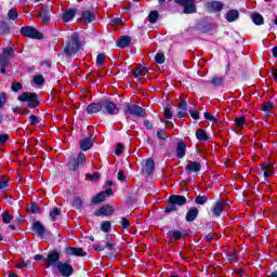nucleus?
<instances>
[{"mask_svg": "<svg viewBox=\"0 0 277 277\" xmlns=\"http://www.w3.org/2000/svg\"><path fill=\"white\" fill-rule=\"evenodd\" d=\"M79 49H81V42H79V34L74 32L70 36L69 42L64 48V54L69 57L79 53Z\"/></svg>", "mask_w": 277, "mask_h": 277, "instance_id": "obj_1", "label": "nucleus"}, {"mask_svg": "<svg viewBox=\"0 0 277 277\" xmlns=\"http://www.w3.org/2000/svg\"><path fill=\"white\" fill-rule=\"evenodd\" d=\"M17 101H21V103H26L29 109H35V107H38V105H40V97H38V94L31 92L22 93L17 97Z\"/></svg>", "mask_w": 277, "mask_h": 277, "instance_id": "obj_2", "label": "nucleus"}, {"mask_svg": "<svg viewBox=\"0 0 277 277\" xmlns=\"http://www.w3.org/2000/svg\"><path fill=\"white\" fill-rule=\"evenodd\" d=\"M12 57H14V49L5 48L2 50V53L0 54V72L2 75H5V67L10 64Z\"/></svg>", "mask_w": 277, "mask_h": 277, "instance_id": "obj_3", "label": "nucleus"}, {"mask_svg": "<svg viewBox=\"0 0 277 277\" xmlns=\"http://www.w3.org/2000/svg\"><path fill=\"white\" fill-rule=\"evenodd\" d=\"M120 113V108H118V105L116 103L105 100L102 102V114L104 116H116Z\"/></svg>", "mask_w": 277, "mask_h": 277, "instance_id": "obj_4", "label": "nucleus"}, {"mask_svg": "<svg viewBox=\"0 0 277 277\" xmlns=\"http://www.w3.org/2000/svg\"><path fill=\"white\" fill-rule=\"evenodd\" d=\"M123 111L130 116H136L138 118H144L146 116V110L144 108L135 105V104H128L124 106Z\"/></svg>", "mask_w": 277, "mask_h": 277, "instance_id": "obj_5", "label": "nucleus"}, {"mask_svg": "<svg viewBox=\"0 0 277 277\" xmlns=\"http://www.w3.org/2000/svg\"><path fill=\"white\" fill-rule=\"evenodd\" d=\"M79 166H85V154L83 153H80L77 158H70L67 168L71 172H76Z\"/></svg>", "mask_w": 277, "mask_h": 277, "instance_id": "obj_6", "label": "nucleus"}, {"mask_svg": "<svg viewBox=\"0 0 277 277\" xmlns=\"http://www.w3.org/2000/svg\"><path fill=\"white\" fill-rule=\"evenodd\" d=\"M22 36H25L26 38H31L34 40H42V34L38 31V29L31 27V26H24L21 28Z\"/></svg>", "mask_w": 277, "mask_h": 277, "instance_id": "obj_7", "label": "nucleus"}, {"mask_svg": "<svg viewBox=\"0 0 277 277\" xmlns=\"http://www.w3.org/2000/svg\"><path fill=\"white\" fill-rule=\"evenodd\" d=\"M51 12H53V8L51 5H41L39 14L36 15V18H41V22L47 25L51 23Z\"/></svg>", "mask_w": 277, "mask_h": 277, "instance_id": "obj_8", "label": "nucleus"}, {"mask_svg": "<svg viewBox=\"0 0 277 277\" xmlns=\"http://www.w3.org/2000/svg\"><path fill=\"white\" fill-rule=\"evenodd\" d=\"M226 207H228V202L224 199H220L212 206L211 214L213 217H220V215H222L226 210Z\"/></svg>", "mask_w": 277, "mask_h": 277, "instance_id": "obj_9", "label": "nucleus"}, {"mask_svg": "<svg viewBox=\"0 0 277 277\" xmlns=\"http://www.w3.org/2000/svg\"><path fill=\"white\" fill-rule=\"evenodd\" d=\"M177 5L184 8V14H194L196 12V2L194 0H174Z\"/></svg>", "mask_w": 277, "mask_h": 277, "instance_id": "obj_10", "label": "nucleus"}, {"mask_svg": "<svg viewBox=\"0 0 277 277\" xmlns=\"http://www.w3.org/2000/svg\"><path fill=\"white\" fill-rule=\"evenodd\" d=\"M56 269L58 271V274L64 277H70V275L75 272L72 265L64 262H58L56 264Z\"/></svg>", "mask_w": 277, "mask_h": 277, "instance_id": "obj_11", "label": "nucleus"}, {"mask_svg": "<svg viewBox=\"0 0 277 277\" xmlns=\"http://www.w3.org/2000/svg\"><path fill=\"white\" fill-rule=\"evenodd\" d=\"M57 263H60V253L55 251L49 253L45 259V267H57Z\"/></svg>", "mask_w": 277, "mask_h": 277, "instance_id": "obj_12", "label": "nucleus"}, {"mask_svg": "<svg viewBox=\"0 0 277 277\" xmlns=\"http://www.w3.org/2000/svg\"><path fill=\"white\" fill-rule=\"evenodd\" d=\"M32 230L35 232L37 237H40L41 239L44 238V235L47 234V229L44 228V225L40 223V221H34Z\"/></svg>", "mask_w": 277, "mask_h": 277, "instance_id": "obj_13", "label": "nucleus"}, {"mask_svg": "<svg viewBox=\"0 0 277 277\" xmlns=\"http://www.w3.org/2000/svg\"><path fill=\"white\" fill-rule=\"evenodd\" d=\"M111 194H114V190H111V188H108V189H106V192H102V193L97 194L92 199L93 205H98L100 202L105 201V198H107V196H111Z\"/></svg>", "mask_w": 277, "mask_h": 277, "instance_id": "obj_14", "label": "nucleus"}, {"mask_svg": "<svg viewBox=\"0 0 277 277\" xmlns=\"http://www.w3.org/2000/svg\"><path fill=\"white\" fill-rule=\"evenodd\" d=\"M187 153V145L185 142L181 141L177 143L176 146V158L177 159H183Z\"/></svg>", "mask_w": 277, "mask_h": 277, "instance_id": "obj_15", "label": "nucleus"}, {"mask_svg": "<svg viewBox=\"0 0 277 277\" xmlns=\"http://www.w3.org/2000/svg\"><path fill=\"white\" fill-rule=\"evenodd\" d=\"M66 253L70 256H87L88 253L82 248L69 247L66 249Z\"/></svg>", "mask_w": 277, "mask_h": 277, "instance_id": "obj_16", "label": "nucleus"}, {"mask_svg": "<svg viewBox=\"0 0 277 277\" xmlns=\"http://www.w3.org/2000/svg\"><path fill=\"white\" fill-rule=\"evenodd\" d=\"M201 168L200 162L188 161L185 170L188 172V174H192V172H200Z\"/></svg>", "mask_w": 277, "mask_h": 277, "instance_id": "obj_17", "label": "nucleus"}, {"mask_svg": "<svg viewBox=\"0 0 277 277\" xmlns=\"http://www.w3.org/2000/svg\"><path fill=\"white\" fill-rule=\"evenodd\" d=\"M114 208L111 206H103L98 211L95 212L96 217H101V215H113Z\"/></svg>", "mask_w": 277, "mask_h": 277, "instance_id": "obj_18", "label": "nucleus"}, {"mask_svg": "<svg viewBox=\"0 0 277 277\" xmlns=\"http://www.w3.org/2000/svg\"><path fill=\"white\" fill-rule=\"evenodd\" d=\"M79 144H80L81 150H90V148L94 146V141L92 140V137H85L81 140Z\"/></svg>", "mask_w": 277, "mask_h": 277, "instance_id": "obj_19", "label": "nucleus"}, {"mask_svg": "<svg viewBox=\"0 0 277 277\" xmlns=\"http://www.w3.org/2000/svg\"><path fill=\"white\" fill-rule=\"evenodd\" d=\"M172 202H174L175 207H183V205L187 203V198L181 195H173L170 197Z\"/></svg>", "mask_w": 277, "mask_h": 277, "instance_id": "obj_20", "label": "nucleus"}, {"mask_svg": "<svg viewBox=\"0 0 277 277\" xmlns=\"http://www.w3.org/2000/svg\"><path fill=\"white\" fill-rule=\"evenodd\" d=\"M76 15H77V9H69L63 13L62 18L65 23H68L72 21V17Z\"/></svg>", "mask_w": 277, "mask_h": 277, "instance_id": "obj_21", "label": "nucleus"}, {"mask_svg": "<svg viewBox=\"0 0 277 277\" xmlns=\"http://www.w3.org/2000/svg\"><path fill=\"white\" fill-rule=\"evenodd\" d=\"M144 172H145V174H148V175H150V174H153V172H155V160H153V158H149L146 160Z\"/></svg>", "mask_w": 277, "mask_h": 277, "instance_id": "obj_22", "label": "nucleus"}, {"mask_svg": "<svg viewBox=\"0 0 277 277\" xmlns=\"http://www.w3.org/2000/svg\"><path fill=\"white\" fill-rule=\"evenodd\" d=\"M198 217V208H190L185 216L186 222H194Z\"/></svg>", "mask_w": 277, "mask_h": 277, "instance_id": "obj_23", "label": "nucleus"}, {"mask_svg": "<svg viewBox=\"0 0 277 277\" xmlns=\"http://www.w3.org/2000/svg\"><path fill=\"white\" fill-rule=\"evenodd\" d=\"M98 111H102V102L100 103H92L87 107L88 114H98Z\"/></svg>", "mask_w": 277, "mask_h": 277, "instance_id": "obj_24", "label": "nucleus"}, {"mask_svg": "<svg viewBox=\"0 0 277 277\" xmlns=\"http://www.w3.org/2000/svg\"><path fill=\"white\" fill-rule=\"evenodd\" d=\"M177 118H185L187 114V102L182 101L177 106Z\"/></svg>", "mask_w": 277, "mask_h": 277, "instance_id": "obj_25", "label": "nucleus"}, {"mask_svg": "<svg viewBox=\"0 0 277 277\" xmlns=\"http://www.w3.org/2000/svg\"><path fill=\"white\" fill-rule=\"evenodd\" d=\"M225 18L228 23H235L237 18H239V11L237 10H229L225 15Z\"/></svg>", "mask_w": 277, "mask_h": 277, "instance_id": "obj_26", "label": "nucleus"}, {"mask_svg": "<svg viewBox=\"0 0 277 277\" xmlns=\"http://www.w3.org/2000/svg\"><path fill=\"white\" fill-rule=\"evenodd\" d=\"M129 44H131V38L127 36L120 37L117 41V47H119V49H127Z\"/></svg>", "mask_w": 277, "mask_h": 277, "instance_id": "obj_27", "label": "nucleus"}, {"mask_svg": "<svg viewBox=\"0 0 277 277\" xmlns=\"http://www.w3.org/2000/svg\"><path fill=\"white\" fill-rule=\"evenodd\" d=\"M95 16L92 12L90 11H84L82 12V16H81V22L82 23H92L94 21Z\"/></svg>", "mask_w": 277, "mask_h": 277, "instance_id": "obj_28", "label": "nucleus"}, {"mask_svg": "<svg viewBox=\"0 0 277 277\" xmlns=\"http://www.w3.org/2000/svg\"><path fill=\"white\" fill-rule=\"evenodd\" d=\"M234 124L236 127V129H243L246 127V117L243 116H240V117H237L235 120H234Z\"/></svg>", "mask_w": 277, "mask_h": 277, "instance_id": "obj_29", "label": "nucleus"}, {"mask_svg": "<svg viewBox=\"0 0 277 277\" xmlns=\"http://www.w3.org/2000/svg\"><path fill=\"white\" fill-rule=\"evenodd\" d=\"M196 137L197 140H199V142H207V140H209V136L207 135V132L203 129L197 130Z\"/></svg>", "mask_w": 277, "mask_h": 277, "instance_id": "obj_30", "label": "nucleus"}, {"mask_svg": "<svg viewBox=\"0 0 277 277\" xmlns=\"http://www.w3.org/2000/svg\"><path fill=\"white\" fill-rule=\"evenodd\" d=\"M212 12H220L224 8V4L220 1H212L209 3Z\"/></svg>", "mask_w": 277, "mask_h": 277, "instance_id": "obj_31", "label": "nucleus"}, {"mask_svg": "<svg viewBox=\"0 0 277 277\" xmlns=\"http://www.w3.org/2000/svg\"><path fill=\"white\" fill-rule=\"evenodd\" d=\"M135 77H145V75H148V68L144 66H140L138 68L135 69L134 71Z\"/></svg>", "mask_w": 277, "mask_h": 277, "instance_id": "obj_32", "label": "nucleus"}, {"mask_svg": "<svg viewBox=\"0 0 277 277\" xmlns=\"http://www.w3.org/2000/svg\"><path fill=\"white\" fill-rule=\"evenodd\" d=\"M272 168H274V164H268L267 167H262V170L264 172V179H269V176L274 175V171H272Z\"/></svg>", "mask_w": 277, "mask_h": 277, "instance_id": "obj_33", "label": "nucleus"}, {"mask_svg": "<svg viewBox=\"0 0 277 277\" xmlns=\"http://www.w3.org/2000/svg\"><path fill=\"white\" fill-rule=\"evenodd\" d=\"M168 239H181V237H183V233L179 232V230H170L167 234Z\"/></svg>", "mask_w": 277, "mask_h": 277, "instance_id": "obj_34", "label": "nucleus"}, {"mask_svg": "<svg viewBox=\"0 0 277 277\" xmlns=\"http://www.w3.org/2000/svg\"><path fill=\"white\" fill-rule=\"evenodd\" d=\"M251 18L254 23V25H263V15L259 13L251 14Z\"/></svg>", "mask_w": 277, "mask_h": 277, "instance_id": "obj_35", "label": "nucleus"}, {"mask_svg": "<svg viewBox=\"0 0 277 277\" xmlns=\"http://www.w3.org/2000/svg\"><path fill=\"white\" fill-rule=\"evenodd\" d=\"M263 111H265V114H267V116H272L273 111L272 109H274V103L272 102H267L263 105Z\"/></svg>", "mask_w": 277, "mask_h": 277, "instance_id": "obj_36", "label": "nucleus"}, {"mask_svg": "<svg viewBox=\"0 0 277 277\" xmlns=\"http://www.w3.org/2000/svg\"><path fill=\"white\" fill-rule=\"evenodd\" d=\"M179 207L172 201L171 197L169 198V205L166 208V213H172V211H176Z\"/></svg>", "mask_w": 277, "mask_h": 277, "instance_id": "obj_37", "label": "nucleus"}, {"mask_svg": "<svg viewBox=\"0 0 277 277\" xmlns=\"http://www.w3.org/2000/svg\"><path fill=\"white\" fill-rule=\"evenodd\" d=\"M101 230L103 233H109L111 230V222L109 221H104L101 224Z\"/></svg>", "mask_w": 277, "mask_h": 277, "instance_id": "obj_38", "label": "nucleus"}, {"mask_svg": "<svg viewBox=\"0 0 277 277\" xmlns=\"http://www.w3.org/2000/svg\"><path fill=\"white\" fill-rule=\"evenodd\" d=\"M12 220H14V216H12V214H10L9 211H4L2 213V222L4 224H10V222H12Z\"/></svg>", "mask_w": 277, "mask_h": 277, "instance_id": "obj_39", "label": "nucleus"}, {"mask_svg": "<svg viewBox=\"0 0 277 277\" xmlns=\"http://www.w3.org/2000/svg\"><path fill=\"white\" fill-rule=\"evenodd\" d=\"M159 18V12L157 11H151L148 15V21L149 23L151 24H155L157 23V19Z\"/></svg>", "mask_w": 277, "mask_h": 277, "instance_id": "obj_40", "label": "nucleus"}, {"mask_svg": "<svg viewBox=\"0 0 277 277\" xmlns=\"http://www.w3.org/2000/svg\"><path fill=\"white\" fill-rule=\"evenodd\" d=\"M227 261L229 263H235L237 261V251L235 250L229 251L227 254Z\"/></svg>", "mask_w": 277, "mask_h": 277, "instance_id": "obj_41", "label": "nucleus"}, {"mask_svg": "<svg viewBox=\"0 0 277 277\" xmlns=\"http://www.w3.org/2000/svg\"><path fill=\"white\" fill-rule=\"evenodd\" d=\"M28 211L30 213H40V206H38L36 202L30 203V206L28 207Z\"/></svg>", "mask_w": 277, "mask_h": 277, "instance_id": "obj_42", "label": "nucleus"}, {"mask_svg": "<svg viewBox=\"0 0 277 277\" xmlns=\"http://www.w3.org/2000/svg\"><path fill=\"white\" fill-rule=\"evenodd\" d=\"M155 62L156 64H163L166 62V55L163 53H157L155 55Z\"/></svg>", "mask_w": 277, "mask_h": 277, "instance_id": "obj_43", "label": "nucleus"}, {"mask_svg": "<svg viewBox=\"0 0 277 277\" xmlns=\"http://www.w3.org/2000/svg\"><path fill=\"white\" fill-rule=\"evenodd\" d=\"M8 16L11 21H16V18H18V11H16V9H11Z\"/></svg>", "mask_w": 277, "mask_h": 277, "instance_id": "obj_44", "label": "nucleus"}, {"mask_svg": "<svg viewBox=\"0 0 277 277\" xmlns=\"http://www.w3.org/2000/svg\"><path fill=\"white\" fill-rule=\"evenodd\" d=\"M81 205H83V200L79 197H75L72 201V207L75 209H81Z\"/></svg>", "mask_w": 277, "mask_h": 277, "instance_id": "obj_45", "label": "nucleus"}, {"mask_svg": "<svg viewBox=\"0 0 277 277\" xmlns=\"http://www.w3.org/2000/svg\"><path fill=\"white\" fill-rule=\"evenodd\" d=\"M96 64L98 66H105V53H101L96 56Z\"/></svg>", "mask_w": 277, "mask_h": 277, "instance_id": "obj_46", "label": "nucleus"}, {"mask_svg": "<svg viewBox=\"0 0 277 277\" xmlns=\"http://www.w3.org/2000/svg\"><path fill=\"white\" fill-rule=\"evenodd\" d=\"M60 215V209L54 208L51 212H50V217L52 220V222H55L57 220Z\"/></svg>", "mask_w": 277, "mask_h": 277, "instance_id": "obj_47", "label": "nucleus"}, {"mask_svg": "<svg viewBox=\"0 0 277 277\" xmlns=\"http://www.w3.org/2000/svg\"><path fill=\"white\" fill-rule=\"evenodd\" d=\"M195 202L196 205H207V196H197Z\"/></svg>", "mask_w": 277, "mask_h": 277, "instance_id": "obj_48", "label": "nucleus"}, {"mask_svg": "<svg viewBox=\"0 0 277 277\" xmlns=\"http://www.w3.org/2000/svg\"><path fill=\"white\" fill-rule=\"evenodd\" d=\"M212 85H222L224 83V78L223 77H214L211 80Z\"/></svg>", "mask_w": 277, "mask_h": 277, "instance_id": "obj_49", "label": "nucleus"}, {"mask_svg": "<svg viewBox=\"0 0 277 277\" xmlns=\"http://www.w3.org/2000/svg\"><path fill=\"white\" fill-rule=\"evenodd\" d=\"M10 187L8 180L0 179V192H3Z\"/></svg>", "mask_w": 277, "mask_h": 277, "instance_id": "obj_50", "label": "nucleus"}, {"mask_svg": "<svg viewBox=\"0 0 277 277\" xmlns=\"http://www.w3.org/2000/svg\"><path fill=\"white\" fill-rule=\"evenodd\" d=\"M203 118L210 122H217V118H215L211 113H205Z\"/></svg>", "mask_w": 277, "mask_h": 277, "instance_id": "obj_51", "label": "nucleus"}, {"mask_svg": "<svg viewBox=\"0 0 277 277\" xmlns=\"http://www.w3.org/2000/svg\"><path fill=\"white\" fill-rule=\"evenodd\" d=\"M120 226L127 230L129 229V226H131V223L126 217H121Z\"/></svg>", "mask_w": 277, "mask_h": 277, "instance_id": "obj_52", "label": "nucleus"}, {"mask_svg": "<svg viewBox=\"0 0 277 277\" xmlns=\"http://www.w3.org/2000/svg\"><path fill=\"white\" fill-rule=\"evenodd\" d=\"M8 103V95L5 93H0V109Z\"/></svg>", "mask_w": 277, "mask_h": 277, "instance_id": "obj_53", "label": "nucleus"}, {"mask_svg": "<svg viewBox=\"0 0 277 277\" xmlns=\"http://www.w3.org/2000/svg\"><path fill=\"white\" fill-rule=\"evenodd\" d=\"M157 137L158 140H168V133H166L164 130H158Z\"/></svg>", "mask_w": 277, "mask_h": 277, "instance_id": "obj_54", "label": "nucleus"}, {"mask_svg": "<svg viewBox=\"0 0 277 277\" xmlns=\"http://www.w3.org/2000/svg\"><path fill=\"white\" fill-rule=\"evenodd\" d=\"M106 248L107 250H110V252H118V249L116 248V243H113L110 241H106Z\"/></svg>", "mask_w": 277, "mask_h": 277, "instance_id": "obj_55", "label": "nucleus"}, {"mask_svg": "<svg viewBox=\"0 0 277 277\" xmlns=\"http://www.w3.org/2000/svg\"><path fill=\"white\" fill-rule=\"evenodd\" d=\"M11 89L13 92H18V90L23 89V84L21 82H13Z\"/></svg>", "mask_w": 277, "mask_h": 277, "instance_id": "obj_56", "label": "nucleus"}, {"mask_svg": "<svg viewBox=\"0 0 277 277\" xmlns=\"http://www.w3.org/2000/svg\"><path fill=\"white\" fill-rule=\"evenodd\" d=\"M34 82L36 83V85H42V83H44V77L42 76H36L34 78Z\"/></svg>", "mask_w": 277, "mask_h": 277, "instance_id": "obj_57", "label": "nucleus"}, {"mask_svg": "<svg viewBox=\"0 0 277 277\" xmlns=\"http://www.w3.org/2000/svg\"><path fill=\"white\" fill-rule=\"evenodd\" d=\"M29 122H30V124L36 127V124H38V122H40V120L38 119V117H36V115H31L29 117Z\"/></svg>", "mask_w": 277, "mask_h": 277, "instance_id": "obj_58", "label": "nucleus"}, {"mask_svg": "<svg viewBox=\"0 0 277 277\" xmlns=\"http://www.w3.org/2000/svg\"><path fill=\"white\" fill-rule=\"evenodd\" d=\"M87 177L90 180V181H98V179H101V175L98 173H93V174H88Z\"/></svg>", "mask_w": 277, "mask_h": 277, "instance_id": "obj_59", "label": "nucleus"}, {"mask_svg": "<svg viewBox=\"0 0 277 277\" xmlns=\"http://www.w3.org/2000/svg\"><path fill=\"white\" fill-rule=\"evenodd\" d=\"M122 150H124V145L119 143L115 149L116 155H122Z\"/></svg>", "mask_w": 277, "mask_h": 277, "instance_id": "obj_60", "label": "nucleus"}, {"mask_svg": "<svg viewBox=\"0 0 277 277\" xmlns=\"http://www.w3.org/2000/svg\"><path fill=\"white\" fill-rule=\"evenodd\" d=\"M164 118L167 120H172V110H170V108H164Z\"/></svg>", "mask_w": 277, "mask_h": 277, "instance_id": "obj_61", "label": "nucleus"}, {"mask_svg": "<svg viewBox=\"0 0 277 277\" xmlns=\"http://www.w3.org/2000/svg\"><path fill=\"white\" fill-rule=\"evenodd\" d=\"M189 114L194 120H198V118H200V114L197 110H189Z\"/></svg>", "mask_w": 277, "mask_h": 277, "instance_id": "obj_62", "label": "nucleus"}, {"mask_svg": "<svg viewBox=\"0 0 277 277\" xmlns=\"http://www.w3.org/2000/svg\"><path fill=\"white\" fill-rule=\"evenodd\" d=\"M10 136L8 134H0V144H5Z\"/></svg>", "mask_w": 277, "mask_h": 277, "instance_id": "obj_63", "label": "nucleus"}, {"mask_svg": "<svg viewBox=\"0 0 277 277\" xmlns=\"http://www.w3.org/2000/svg\"><path fill=\"white\" fill-rule=\"evenodd\" d=\"M118 181H126L124 171L120 170L117 175Z\"/></svg>", "mask_w": 277, "mask_h": 277, "instance_id": "obj_64", "label": "nucleus"}]
</instances>
